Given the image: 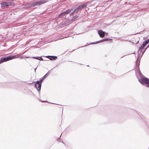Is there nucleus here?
I'll list each match as a JSON object with an SVG mask.
<instances>
[{
  "label": "nucleus",
  "instance_id": "f257e3e1",
  "mask_svg": "<svg viewBox=\"0 0 149 149\" xmlns=\"http://www.w3.org/2000/svg\"><path fill=\"white\" fill-rule=\"evenodd\" d=\"M19 57V55L13 56H9L5 57H2L0 59V64L3 62H5L12 59L17 58Z\"/></svg>",
  "mask_w": 149,
  "mask_h": 149
},
{
  "label": "nucleus",
  "instance_id": "f03ea898",
  "mask_svg": "<svg viewBox=\"0 0 149 149\" xmlns=\"http://www.w3.org/2000/svg\"><path fill=\"white\" fill-rule=\"evenodd\" d=\"M48 0H41L38 1L34 2L30 5L31 7H34L37 6H39L44 3L47 2Z\"/></svg>",
  "mask_w": 149,
  "mask_h": 149
},
{
  "label": "nucleus",
  "instance_id": "7ed1b4c3",
  "mask_svg": "<svg viewBox=\"0 0 149 149\" xmlns=\"http://www.w3.org/2000/svg\"><path fill=\"white\" fill-rule=\"evenodd\" d=\"M139 82L142 84H146V86L149 88V79L146 77L142 78L139 80Z\"/></svg>",
  "mask_w": 149,
  "mask_h": 149
},
{
  "label": "nucleus",
  "instance_id": "20e7f679",
  "mask_svg": "<svg viewBox=\"0 0 149 149\" xmlns=\"http://www.w3.org/2000/svg\"><path fill=\"white\" fill-rule=\"evenodd\" d=\"M34 84L37 90L38 91H40L41 84L40 82V81H37L36 82H35Z\"/></svg>",
  "mask_w": 149,
  "mask_h": 149
},
{
  "label": "nucleus",
  "instance_id": "39448f33",
  "mask_svg": "<svg viewBox=\"0 0 149 149\" xmlns=\"http://www.w3.org/2000/svg\"><path fill=\"white\" fill-rule=\"evenodd\" d=\"M73 8H72L70 9H69L66 11L61 13L58 15V16L61 17V16H64L66 14H68L70 12H71Z\"/></svg>",
  "mask_w": 149,
  "mask_h": 149
},
{
  "label": "nucleus",
  "instance_id": "423d86ee",
  "mask_svg": "<svg viewBox=\"0 0 149 149\" xmlns=\"http://www.w3.org/2000/svg\"><path fill=\"white\" fill-rule=\"evenodd\" d=\"M87 3L86 4H82L81 5L79 6L76 9H75L73 12V13L76 12L77 10L78 11L79 10L81 9L84 8L86 6Z\"/></svg>",
  "mask_w": 149,
  "mask_h": 149
},
{
  "label": "nucleus",
  "instance_id": "0eeeda50",
  "mask_svg": "<svg viewBox=\"0 0 149 149\" xmlns=\"http://www.w3.org/2000/svg\"><path fill=\"white\" fill-rule=\"evenodd\" d=\"M149 42V39L147 40L146 41L143 43L141 46L139 47V49L142 50L146 46Z\"/></svg>",
  "mask_w": 149,
  "mask_h": 149
},
{
  "label": "nucleus",
  "instance_id": "6e6552de",
  "mask_svg": "<svg viewBox=\"0 0 149 149\" xmlns=\"http://www.w3.org/2000/svg\"><path fill=\"white\" fill-rule=\"evenodd\" d=\"M11 5V3L6 2H3L1 3V6L2 8L5 6L8 7Z\"/></svg>",
  "mask_w": 149,
  "mask_h": 149
},
{
  "label": "nucleus",
  "instance_id": "1a4fd4ad",
  "mask_svg": "<svg viewBox=\"0 0 149 149\" xmlns=\"http://www.w3.org/2000/svg\"><path fill=\"white\" fill-rule=\"evenodd\" d=\"M98 33L100 37L101 38H103L104 36V32L101 30L98 31Z\"/></svg>",
  "mask_w": 149,
  "mask_h": 149
},
{
  "label": "nucleus",
  "instance_id": "9d476101",
  "mask_svg": "<svg viewBox=\"0 0 149 149\" xmlns=\"http://www.w3.org/2000/svg\"><path fill=\"white\" fill-rule=\"evenodd\" d=\"M46 57L51 60L53 59H56L57 58V57L56 56H47Z\"/></svg>",
  "mask_w": 149,
  "mask_h": 149
},
{
  "label": "nucleus",
  "instance_id": "9b49d317",
  "mask_svg": "<svg viewBox=\"0 0 149 149\" xmlns=\"http://www.w3.org/2000/svg\"><path fill=\"white\" fill-rule=\"evenodd\" d=\"M33 58L37 59L40 60H43V59L41 57H33Z\"/></svg>",
  "mask_w": 149,
  "mask_h": 149
},
{
  "label": "nucleus",
  "instance_id": "f8f14e48",
  "mask_svg": "<svg viewBox=\"0 0 149 149\" xmlns=\"http://www.w3.org/2000/svg\"><path fill=\"white\" fill-rule=\"evenodd\" d=\"M45 75L43 77H42V78H41L40 79V82L41 84L42 83V82L43 81V80L44 78L45 77Z\"/></svg>",
  "mask_w": 149,
  "mask_h": 149
},
{
  "label": "nucleus",
  "instance_id": "ddd939ff",
  "mask_svg": "<svg viewBox=\"0 0 149 149\" xmlns=\"http://www.w3.org/2000/svg\"><path fill=\"white\" fill-rule=\"evenodd\" d=\"M109 40L108 39H107V38H105V39H103V40H101L100 41H99L98 43L100 42H102V41H107Z\"/></svg>",
  "mask_w": 149,
  "mask_h": 149
},
{
  "label": "nucleus",
  "instance_id": "4468645a",
  "mask_svg": "<svg viewBox=\"0 0 149 149\" xmlns=\"http://www.w3.org/2000/svg\"><path fill=\"white\" fill-rule=\"evenodd\" d=\"M75 17H75V18H77V17H78V16H77V17H76V16H75Z\"/></svg>",
  "mask_w": 149,
  "mask_h": 149
},
{
  "label": "nucleus",
  "instance_id": "2eb2a0df",
  "mask_svg": "<svg viewBox=\"0 0 149 149\" xmlns=\"http://www.w3.org/2000/svg\"><path fill=\"white\" fill-rule=\"evenodd\" d=\"M149 47V45L147 46V48Z\"/></svg>",
  "mask_w": 149,
  "mask_h": 149
},
{
  "label": "nucleus",
  "instance_id": "dca6fc26",
  "mask_svg": "<svg viewBox=\"0 0 149 149\" xmlns=\"http://www.w3.org/2000/svg\"><path fill=\"white\" fill-rule=\"evenodd\" d=\"M21 58H23V57H21Z\"/></svg>",
  "mask_w": 149,
  "mask_h": 149
}]
</instances>
